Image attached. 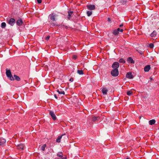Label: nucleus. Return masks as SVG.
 Masks as SVG:
<instances>
[{
	"label": "nucleus",
	"mask_w": 159,
	"mask_h": 159,
	"mask_svg": "<svg viewBox=\"0 0 159 159\" xmlns=\"http://www.w3.org/2000/svg\"><path fill=\"white\" fill-rule=\"evenodd\" d=\"M6 74L7 76L11 80H14V78L11 74V72L10 70H6Z\"/></svg>",
	"instance_id": "obj_1"
},
{
	"label": "nucleus",
	"mask_w": 159,
	"mask_h": 159,
	"mask_svg": "<svg viewBox=\"0 0 159 159\" xmlns=\"http://www.w3.org/2000/svg\"><path fill=\"white\" fill-rule=\"evenodd\" d=\"M15 20L13 18L7 20V22L11 26H13L15 23Z\"/></svg>",
	"instance_id": "obj_2"
},
{
	"label": "nucleus",
	"mask_w": 159,
	"mask_h": 159,
	"mask_svg": "<svg viewBox=\"0 0 159 159\" xmlns=\"http://www.w3.org/2000/svg\"><path fill=\"white\" fill-rule=\"evenodd\" d=\"M111 75L114 77L117 76L119 74V71L118 69H114L112 70L111 72Z\"/></svg>",
	"instance_id": "obj_3"
},
{
	"label": "nucleus",
	"mask_w": 159,
	"mask_h": 159,
	"mask_svg": "<svg viewBox=\"0 0 159 159\" xmlns=\"http://www.w3.org/2000/svg\"><path fill=\"white\" fill-rule=\"evenodd\" d=\"M87 8L90 10H94L95 8V6L93 4H89L87 5Z\"/></svg>",
	"instance_id": "obj_4"
},
{
	"label": "nucleus",
	"mask_w": 159,
	"mask_h": 159,
	"mask_svg": "<svg viewBox=\"0 0 159 159\" xmlns=\"http://www.w3.org/2000/svg\"><path fill=\"white\" fill-rule=\"evenodd\" d=\"M119 66V64L117 62H115L113 63L112 65V67L114 69H118V68Z\"/></svg>",
	"instance_id": "obj_5"
},
{
	"label": "nucleus",
	"mask_w": 159,
	"mask_h": 159,
	"mask_svg": "<svg viewBox=\"0 0 159 159\" xmlns=\"http://www.w3.org/2000/svg\"><path fill=\"white\" fill-rule=\"evenodd\" d=\"M65 135V134H63L61 135V136H59L57 138V139L56 141L57 143H60L61 142V138H63L65 139V137H64V136Z\"/></svg>",
	"instance_id": "obj_6"
},
{
	"label": "nucleus",
	"mask_w": 159,
	"mask_h": 159,
	"mask_svg": "<svg viewBox=\"0 0 159 159\" xmlns=\"http://www.w3.org/2000/svg\"><path fill=\"white\" fill-rule=\"evenodd\" d=\"M6 142V140L2 138H0V145L2 146H4L5 145Z\"/></svg>",
	"instance_id": "obj_7"
},
{
	"label": "nucleus",
	"mask_w": 159,
	"mask_h": 159,
	"mask_svg": "<svg viewBox=\"0 0 159 159\" xmlns=\"http://www.w3.org/2000/svg\"><path fill=\"white\" fill-rule=\"evenodd\" d=\"M49 114L53 120H55L56 119V117L53 111H50L49 112Z\"/></svg>",
	"instance_id": "obj_8"
},
{
	"label": "nucleus",
	"mask_w": 159,
	"mask_h": 159,
	"mask_svg": "<svg viewBox=\"0 0 159 159\" xmlns=\"http://www.w3.org/2000/svg\"><path fill=\"white\" fill-rule=\"evenodd\" d=\"M16 147L18 149L22 150L24 149L25 146L23 144L20 143L17 145Z\"/></svg>",
	"instance_id": "obj_9"
},
{
	"label": "nucleus",
	"mask_w": 159,
	"mask_h": 159,
	"mask_svg": "<svg viewBox=\"0 0 159 159\" xmlns=\"http://www.w3.org/2000/svg\"><path fill=\"white\" fill-rule=\"evenodd\" d=\"M127 61L129 63L134 64V61L133 60V58L131 57H128L127 59Z\"/></svg>",
	"instance_id": "obj_10"
},
{
	"label": "nucleus",
	"mask_w": 159,
	"mask_h": 159,
	"mask_svg": "<svg viewBox=\"0 0 159 159\" xmlns=\"http://www.w3.org/2000/svg\"><path fill=\"white\" fill-rule=\"evenodd\" d=\"M23 23V22L21 19L18 20L16 22V25L19 26H20L22 25Z\"/></svg>",
	"instance_id": "obj_11"
},
{
	"label": "nucleus",
	"mask_w": 159,
	"mask_h": 159,
	"mask_svg": "<svg viewBox=\"0 0 159 159\" xmlns=\"http://www.w3.org/2000/svg\"><path fill=\"white\" fill-rule=\"evenodd\" d=\"M99 118H100L98 116H93L92 117V120L93 122H96L98 121Z\"/></svg>",
	"instance_id": "obj_12"
},
{
	"label": "nucleus",
	"mask_w": 159,
	"mask_h": 159,
	"mask_svg": "<svg viewBox=\"0 0 159 159\" xmlns=\"http://www.w3.org/2000/svg\"><path fill=\"white\" fill-rule=\"evenodd\" d=\"M126 77L127 78L131 79L133 78V76L131 72H128L127 73Z\"/></svg>",
	"instance_id": "obj_13"
},
{
	"label": "nucleus",
	"mask_w": 159,
	"mask_h": 159,
	"mask_svg": "<svg viewBox=\"0 0 159 159\" xmlns=\"http://www.w3.org/2000/svg\"><path fill=\"white\" fill-rule=\"evenodd\" d=\"M150 66L149 65H147L144 68V71L145 72H148L150 69Z\"/></svg>",
	"instance_id": "obj_14"
},
{
	"label": "nucleus",
	"mask_w": 159,
	"mask_h": 159,
	"mask_svg": "<svg viewBox=\"0 0 159 159\" xmlns=\"http://www.w3.org/2000/svg\"><path fill=\"white\" fill-rule=\"evenodd\" d=\"M73 12L72 11H68V15L67 16V19L68 20H70V18L72 16V15L73 14Z\"/></svg>",
	"instance_id": "obj_15"
},
{
	"label": "nucleus",
	"mask_w": 159,
	"mask_h": 159,
	"mask_svg": "<svg viewBox=\"0 0 159 159\" xmlns=\"http://www.w3.org/2000/svg\"><path fill=\"white\" fill-rule=\"evenodd\" d=\"M108 91L106 88H103L102 89V92L103 94L106 95L107 94Z\"/></svg>",
	"instance_id": "obj_16"
},
{
	"label": "nucleus",
	"mask_w": 159,
	"mask_h": 159,
	"mask_svg": "<svg viewBox=\"0 0 159 159\" xmlns=\"http://www.w3.org/2000/svg\"><path fill=\"white\" fill-rule=\"evenodd\" d=\"M157 34V32L155 30H154L153 32L150 34V36L152 37H155L156 36Z\"/></svg>",
	"instance_id": "obj_17"
},
{
	"label": "nucleus",
	"mask_w": 159,
	"mask_h": 159,
	"mask_svg": "<svg viewBox=\"0 0 159 159\" xmlns=\"http://www.w3.org/2000/svg\"><path fill=\"white\" fill-rule=\"evenodd\" d=\"M83 74H84L86 75H87V74L86 70H80V75H83Z\"/></svg>",
	"instance_id": "obj_18"
},
{
	"label": "nucleus",
	"mask_w": 159,
	"mask_h": 159,
	"mask_svg": "<svg viewBox=\"0 0 159 159\" xmlns=\"http://www.w3.org/2000/svg\"><path fill=\"white\" fill-rule=\"evenodd\" d=\"M112 33L114 35L116 36L119 34V33L116 30H113Z\"/></svg>",
	"instance_id": "obj_19"
},
{
	"label": "nucleus",
	"mask_w": 159,
	"mask_h": 159,
	"mask_svg": "<svg viewBox=\"0 0 159 159\" xmlns=\"http://www.w3.org/2000/svg\"><path fill=\"white\" fill-rule=\"evenodd\" d=\"M156 122V121L154 119L151 120L149 121V123L150 125H152L154 124Z\"/></svg>",
	"instance_id": "obj_20"
},
{
	"label": "nucleus",
	"mask_w": 159,
	"mask_h": 159,
	"mask_svg": "<svg viewBox=\"0 0 159 159\" xmlns=\"http://www.w3.org/2000/svg\"><path fill=\"white\" fill-rule=\"evenodd\" d=\"M50 18L53 21H55V16L54 15L52 14V15H50Z\"/></svg>",
	"instance_id": "obj_21"
},
{
	"label": "nucleus",
	"mask_w": 159,
	"mask_h": 159,
	"mask_svg": "<svg viewBox=\"0 0 159 159\" xmlns=\"http://www.w3.org/2000/svg\"><path fill=\"white\" fill-rule=\"evenodd\" d=\"M57 91L58 93L59 94L63 95H64L65 94L64 91H62L61 89H60V90L58 89Z\"/></svg>",
	"instance_id": "obj_22"
},
{
	"label": "nucleus",
	"mask_w": 159,
	"mask_h": 159,
	"mask_svg": "<svg viewBox=\"0 0 159 159\" xmlns=\"http://www.w3.org/2000/svg\"><path fill=\"white\" fill-rule=\"evenodd\" d=\"M13 76H14L13 78L14 77L15 78V79L16 80H17L18 81H19L20 80V79L19 76H18L16 75H14Z\"/></svg>",
	"instance_id": "obj_23"
},
{
	"label": "nucleus",
	"mask_w": 159,
	"mask_h": 159,
	"mask_svg": "<svg viewBox=\"0 0 159 159\" xmlns=\"http://www.w3.org/2000/svg\"><path fill=\"white\" fill-rule=\"evenodd\" d=\"M57 156L60 157H62L63 156V153L62 152H59L57 154Z\"/></svg>",
	"instance_id": "obj_24"
},
{
	"label": "nucleus",
	"mask_w": 159,
	"mask_h": 159,
	"mask_svg": "<svg viewBox=\"0 0 159 159\" xmlns=\"http://www.w3.org/2000/svg\"><path fill=\"white\" fill-rule=\"evenodd\" d=\"M119 62L120 63H125V61L123 58H120L119 60Z\"/></svg>",
	"instance_id": "obj_25"
},
{
	"label": "nucleus",
	"mask_w": 159,
	"mask_h": 159,
	"mask_svg": "<svg viewBox=\"0 0 159 159\" xmlns=\"http://www.w3.org/2000/svg\"><path fill=\"white\" fill-rule=\"evenodd\" d=\"M127 95L129 96H130L133 94V92L131 90H129L127 92Z\"/></svg>",
	"instance_id": "obj_26"
},
{
	"label": "nucleus",
	"mask_w": 159,
	"mask_h": 159,
	"mask_svg": "<svg viewBox=\"0 0 159 159\" xmlns=\"http://www.w3.org/2000/svg\"><path fill=\"white\" fill-rule=\"evenodd\" d=\"M6 26V24L5 22H2L1 23V27L2 28H4Z\"/></svg>",
	"instance_id": "obj_27"
},
{
	"label": "nucleus",
	"mask_w": 159,
	"mask_h": 159,
	"mask_svg": "<svg viewBox=\"0 0 159 159\" xmlns=\"http://www.w3.org/2000/svg\"><path fill=\"white\" fill-rule=\"evenodd\" d=\"M87 14L88 16H90L92 14V11H88L87 12Z\"/></svg>",
	"instance_id": "obj_28"
},
{
	"label": "nucleus",
	"mask_w": 159,
	"mask_h": 159,
	"mask_svg": "<svg viewBox=\"0 0 159 159\" xmlns=\"http://www.w3.org/2000/svg\"><path fill=\"white\" fill-rule=\"evenodd\" d=\"M46 146V144H43L41 147V150L43 151H44L45 150V148Z\"/></svg>",
	"instance_id": "obj_29"
},
{
	"label": "nucleus",
	"mask_w": 159,
	"mask_h": 159,
	"mask_svg": "<svg viewBox=\"0 0 159 159\" xmlns=\"http://www.w3.org/2000/svg\"><path fill=\"white\" fill-rule=\"evenodd\" d=\"M117 31L119 33V32H122L124 30L122 29H120V28H118L117 30Z\"/></svg>",
	"instance_id": "obj_30"
},
{
	"label": "nucleus",
	"mask_w": 159,
	"mask_h": 159,
	"mask_svg": "<svg viewBox=\"0 0 159 159\" xmlns=\"http://www.w3.org/2000/svg\"><path fill=\"white\" fill-rule=\"evenodd\" d=\"M149 46L150 48H152L154 47V44L153 43H151L149 44Z\"/></svg>",
	"instance_id": "obj_31"
},
{
	"label": "nucleus",
	"mask_w": 159,
	"mask_h": 159,
	"mask_svg": "<svg viewBox=\"0 0 159 159\" xmlns=\"http://www.w3.org/2000/svg\"><path fill=\"white\" fill-rule=\"evenodd\" d=\"M77 56L76 55H74L73 56L72 58L74 59H76L77 58Z\"/></svg>",
	"instance_id": "obj_32"
},
{
	"label": "nucleus",
	"mask_w": 159,
	"mask_h": 159,
	"mask_svg": "<svg viewBox=\"0 0 159 159\" xmlns=\"http://www.w3.org/2000/svg\"><path fill=\"white\" fill-rule=\"evenodd\" d=\"M50 36L49 35H48L45 38V39L47 40H48L50 38Z\"/></svg>",
	"instance_id": "obj_33"
},
{
	"label": "nucleus",
	"mask_w": 159,
	"mask_h": 159,
	"mask_svg": "<svg viewBox=\"0 0 159 159\" xmlns=\"http://www.w3.org/2000/svg\"><path fill=\"white\" fill-rule=\"evenodd\" d=\"M42 0H37L38 3L39 4L41 3L42 2Z\"/></svg>",
	"instance_id": "obj_34"
},
{
	"label": "nucleus",
	"mask_w": 159,
	"mask_h": 159,
	"mask_svg": "<svg viewBox=\"0 0 159 159\" xmlns=\"http://www.w3.org/2000/svg\"><path fill=\"white\" fill-rule=\"evenodd\" d=\"M69 81L71 82H72L73 81V78H71L70 79Z\"/></svg>",
	"instance_id": "obj_35"
},
{
	"label": "nucleus",
	"mask_w": 159,
	"mask_h": 159,
	"mask_svg": "<svg viewBox=\"0 0 159 159\" xmlns=\"http://www.w3.org/2000/svg\"><path fill=\"white\" fill-rule=\"evenodd\" d=\"M108 20V21H109V22H111V19L110 18H108V20Z\"/></svg>",
	"instance_id": "obj_36"
},
{
	"label": "nucleus",
	"mask_w": 159,
	"mask_h": 159,
	"mask_svg": "<svg viewBox=\"0 0 159 159\" xmlns=\"http://www.w3.org/2000/svg\"><path fill=\"white\" fill-rule=\"evenodd\" d=\"M54 96L55 98H56L57 99V96L56 95V94H54Z\"/></svg>",
	"instance_id": "obj_37"
},
{
	"label": "nucleus",
	"mask_w": 159,
	"mask_h": 159,
	"mask_svg": "<svg viewBox=\"0 0 159 159\" xmlns=\"http://www.w3.org/2000/svg\"><path fill=\"white\" fill-rule=\"evenodd\" d=\"M61 159H66V157H61Z\"/></svg>",
	"instance_id": "obj_38"
},
{
	"label": "nucleus",
	"mask_w": 159,
	"mask_h": 159,
	"mask_svg": "<svg viewBox=\"0 0 159 159\" xmlns=\"http://www.w3.org/2000/svg\"><path fill=\"white\" fill-rule=\"evenodd\" d=\"M123 26V24H121L119 26L120 27H121Z\"/></svg>",
	"instance_id": "obj_39"
},
{
	"label": "nucleus",
	"mask_w": 159,
	"mask_h": 159,
	"mask_svg": "<svg viewBox=\"0 0 159 159\" xmlns=\"http://www.w3.org/2000/svg\"><path fill=\"white\" fill-rule=\"evenodd\" d=\"M77 73L80 74V70H77Z\"/></svg>",
	"instance_id": "obj_40"
}]
</instances>
